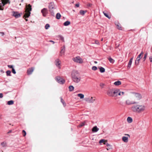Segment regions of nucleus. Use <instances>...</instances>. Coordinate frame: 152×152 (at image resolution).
<instances>
[{"mask_svg": "<svg viewBox=\"0 0 152 152\" xmlns=\"http://www.w3.org/2000/svg\"><path fill=\"white\" fill-rule=\"evenodd\" d=\"M145 108V106L144 104H139L132 106L131 110L134 112L139 113L144 111Z\"/></svg>", "mask_w": 152, "mask_h": 152, "instance_id": "nucleus-1", "label": "nucleus"}, {"mask_svg": "<svg viewBox=\"0 0 152 152\" xmlns=\"http://www.w3.org/2000/svg\"><path fill=\"white\" fill-rule=\"evenodd\" d=\"M25 13L24 15L23 18H25L26 21H28V19L26 18L29 17L31 14V12L32 10L31 5L29 4L26 5L25 8Z\"/></svg>", "mask_w": 152, "mask_h": 152, "instance_id": "nucleus-2", "label": "nucleus"}, {"mask_svg": "<svg viewBox=\"0 0 152 152\" xmlns=\"http://www.w3.org/2000/svg\"><path fill=\"white\" fill-rule=\"evenodd\" d=\"M49 8L50 9L49 11L51 14L53 16H54L55 14L54 10L56 9V7L53 2H51L49 4Z\"/></svg>", "mask_w": 152, "mask_h": 152, "instance_id": "nucleus-3", "label": "nucleus"}, {"mask_svg": "<svg viewBox=\"0 0 152 152\" xmlns=\"http://www.w3.org/2000/svg\"><path fill=\"white\" fill-rule=\"evenodd\" d=\"M96 98L95 97H86L84 99V100L86 102L90 103H94L95 101Z\"/></svg>", "mask_w": 152, "mask_h": 152, "instance_id": "nucleus-4", "label": "nucleus"}, {"mask_svg": "<svg viewBox=\"0 0 152 152\" xmlns=\"http://www.w3.org/2000/svg\"><path fill=\"white\" fill-rule=\"evenodd\" d=\"M72 60L74 62L77 63L81 64L83 63V59L79 56L73 58Z\"/></svg>", "mask_w": 152, "mask_h": 152, "instance_id": "nucleus-5", "label": "nucleus"}, {"mask_svg": "<svg viewBox=\"0 0 152 152\" xmlns=\"http://www.w3.org/2000/svg\"><path fill=\"white\" fill-rule=\"evenodd\" d=\"M55 79L60 84H64L65 82V80L60 76H58L56 77Z\"/></svg>", "mask_w": 152, "mask_h": 152, "instance_id": "nucleus-6", "label": "nucleus"}, {"mask_svg": "<svg viewBox=\"0 0 152 152\" xmlns=\"http://www.w3.org/2000/svg\"><path fill=\"white\" fill-rule=\"evenodd\" d=\"M7 3H10L9 0H1V3H0V10H3L4 6Z\"/></svg>", "mask_w": 152, "mask_h": 152, "instance_id": "nucleus-7", "label": "nucleus"}, {"mask_svg": "<svg viewBox=\"0 0 152 152\" xmlns=\"http://www.w3.org/2000/svg\"><path fill=\"white\" fill-rule=\"evenodd\" d=\"M125 136L122 137V140L125 143H127L129 141V138L130 137V135L128 134H125Z\"/></svg>", "mask_w": 152, "mask_h": 152, "instance_id": "nucleus-8", "label": "nucleus"}, {"mask_svg": "<svg viewBox=\"0 0 152 152\" xmlns=\"http://www.w3.org/2000/svg\"><path fill=\"white\" fill-rule=\"evenodd\" d=\"M133 95L134 99V101L140 100L142 98L141 95L138 93H133Z\"/></svg>", "mask_w": 152, "mask_h": 152, "instance_id": "nucleus-9", "label": "nucleus"}, {"mask_svg": "<svg viewBox=\"0 0 152 152\" xmlns=\"http://www.w3.org/2000/svg\"><path fill=\"white\" fill-rule=\"evenodd\" d=\"M114 89H109L107 92V94L109 96L114 97Z\"/></svg>", "mask_w": 152, "mask_h": 152, "instance_id": "nucleus-10", "label": "nucleus"}, {"mask_svg": "<svg viewBox=\"0 0 152 152\" xmlns=\"http://www.w3.org/2000/svg\"><path fill=\"white\" fill-rule=\"evenodd\" d=\"M72 78V79L75 77L79 75L78 72L76 70H74L72 71L71 74Z\"/></svg>", "mask_w": 152, "mask_h": 152, "instance_id": "nucleus-11", "label": "nucleus"}, {"mask_svg": "<svg viewBox=\"0 0 152 152\" xmlns=\"http://www.w3.org/2000/svg\"><path fill=\"white\" fill-rule=\"evenodd\" d=\"M55 63L57 68L58 69H61V61L59 59H56L55 61Z\"/></svg>", "mask_w": 152, "mask_h": 152, "instance_id": "nucleus-12", "label": "nucleus"}, {"mask_svg": "<svg viewBox=\"0 0 152 152\" xmlns=\"http://www.w3.org/2000/svg\"><path fill=\"white\" fill-rule=\"evenodd\" d=\"M72 80L74 82L76 83H78L81 81V77L79 75L72 79Z\"/></svg>", "mask_w": 152, "mask_h": 152, "instance_id": "nucleus-13", "label": "nucleus"}, {"mask_svg": "<svg viewBox=\"0 0 152 152\" xmlns=\"http://www.w3.org/2000/svg\"><path fill=\"white\" fill-rule=\"evenodd\" d=\"M137 103L136 101H132L130 99H127L125 101V104L127 105H130L133 104H135Z\"/></svg>", "mask_w": 152, "mask_h": 152, "instance_id": "nucleus-14", "label": "nucleus"}, {"mask_svg": "<svg viewBox=\"0 0 152 152\" xmlns=\"http://www.w3.org/2000/svg\"><path fill=\"white\" fill-rule=\"evenodd\" d=\"M12 16L15 17L16 18H18L20 17L21 15L18 12L13 11L12 12Z\"/></svg>", "mask_w": 152, "mask_h": 152, "instance_id": "nucleus-15", "label": "nucleus"}, {"mask_svg": "<svg viewBox=\"0 0 152 152\" xmlns=\"http://www.w3.org/2000/svg\"><path fill=\"white\" fill-rule=\"evenodd\" d=\"M143 54V52H142L141 53L137 56L136 60L137 61V64H139L141 58L142 57V55Z\"/></svg>", "mask_w": 152, "mask_h": 152, "instance_id": "nucleus-16", "label": "nucleus"}, {"mask_svg": "<svg viewBox=\"0 0 152 152\" xmlns=\"http://www.w3.org/2000/svg\"><path fill=\"white\" fill-rule=\"evenodd\" d=\"M41 12L43 16L45 17L47 16V10L46 8H44L42 10Z\"/></svg>", "mask_w": 152, "mask_h": 152, "instance_id": "nucleus-17", "label": "nucleus"}, {"mask_svg": "<svg viewBox=\"0 0 152 152\" xmlns=\"http://www.w3.org/2000/svg\"><path fill=\"white\" fill-rule=\"evenodd\" d=\"M34 69V68L33 67H31L29 68L27 70V74L28 75H31L32 74Z\"/></svg>", "mask_w": 152, "mask_h": 152, "instance_id": "nucleus-18", "label": "nucleus"}, {"mask_svg": "<svg viewBox=\"0 0 152 152\" xmlns=\"http://www.w3.org/2000/svg\"><path fill=\"white\" fill-rule=\"evenodd\" d=\"M65 47L64 46H63V47L62 48V49L60 52V55L61 56H62L63 55H64V54L65 53Z\"/></svg>", "mask_w": 152, "mask_h": 152, "instance_id": "nucleus-19", "label": "nucleus"}, {"mask_svg": "<svg viewBox=\"0 0 152 152\" xmlns=\"http://www.w3.org/2000/svg\"><path fill=\"white\" fill-rule=\"evenodd\" d=\"M120 89H114V96L116 97L118 96V93Z\"/></svg>", "mask_w": 152, "mask_h": 152, "instance_id": "nucleus-20", "label": "nucleus"}, {"mask_svg": "<svg viewBox=\"0 0 152 152\" xmlns=\"http://www.w3.org/2000/svg\"><path fill=\"white\" fill-rule=\"evenodd\" d=\"M107 142V140L105 139H101L99 141V143L101 145H102V143L104 145V143H106Z\"/></svg>", "mask_w": 152, "mask_h": 152, "instance_id": "nucleus-21", "label": "nucleus"}, {"mask_svg": "<svg viewBox=\"0 0 152 152\" xmlns=\"http://www.w3.org/2000/svg\"><path fill=\"white\" fill-rule=\"evenodd\" d=\"M99 129L96 126H94L92 129V131L93 132H96L98 131Z\"/></svg>", "mask_w": 152, "mask_h": 152, "instance_id": "nucleus-22", "label": "nucleus"}, {"mask_svg": "<svg viewBox=\"0 0 152 152\" xmlns=\"http://www.w3.org/2000/svg\"><path fill=\"white\" fill-rule=\"evenodd\" d=\"M133 59V58H132L130 59V60H129V62L128 63V65L127 66V67L129 69L131 66V65L132 64Z\"/></svg>", "mask_w": 152, "mask_h": 152, "instance_id": "nucleus-23", "label": "nucleus"}, {"mask_svg": "<svg viewBox=\"0 0 152 152\" xmlns=\"http://www.w3.org/2000/svg\"><path fill=\"white\" fill-rule=\"evenodd\" d=\"M125 94V92L124 91H122L120 89L118 93V96H123Z\"/></svg>", "mask_w": 152, "mask_h": 152, "instance_id": "nucleus-24", "label": "nucleus"}, {"mask_svg": "<svg viewBox=\"0 0 152 152\" xmlns=\"http://www.w3.org/2000/svg\"><path fill=\"white\" fill-rule=\"evenodd\" d=\"M127 121L128 123H130L132 122L133 120L131 117H129L127 118Z\"/></svg>", "mask_w": 152, "mask_h": 152, "instance_id": "nucleus-25", "label": "nucleus"}, {"mask_svg": "<svg viewBox=\"0 0 152 152\" xmlns=\"http://www.w3.org/2000/svg\"><path fill=\"white\" fill-rule=\"evenodd\" d=\"M121 82L120 81H118L115 82L114 84L116 86H118L121 84Z\"/></svg>", "mask_w": 152, "mask_h": 152, "instance_id": "nucleus-26", "label": "nucleus"}, {"mask_svg": "<svg viewBox=\"0 0 152 152\" xmlns=\"http://www.w3.org/2000/svg\"><path fill=\"white\" fill-rule=\"evenodd\" d=\"M99 69L101 73H103L105 72V69L102 67H99Z\"/></svg>", "mask_w": 152, "mask_h": 152, "instance_id": "nucleus-27", "label": "nucleus"}, {"mask_svg": "<svg viewBox=\"0 0 152 152\" xmlns=\"http://www.w3.org/2000/svg\"><path fill=\"white\" fill-rule=\"evenodd\" d=\"M57 37L59 39H60L62 41H64V38L62 35H58L57 36Z\"/></svg>", "mask_w": 152, "mask_h": 152, "instance_id": "nucleus-28", "label": "nucleus"}, {"mask_svg": "<svg viewBox=\"0 0 152 152\" xmlns=\"http://www.w3.org/2000/svg\"><path fill=\"white\" fill-rule=\"evenodd\" d=\"M77 96L78 97H79L80 99H82L84 98V95L82 94H78Z\"/></svg>", "mask_w": 152, "mask_h": 152, "instance_id": "nucleus-29", "label": "nucleus"}, {"mask_svg": "<svg viewBox=\"0 0 152 152\" xmlns=\"http://www.w3.org/2000/svg\"><path fill=\"white\" fill-rule=\"evenodd\" d=\"M70 24V22L69 21H67L65 22L63 24L65 26H68Z\"/></svg>", "mask_w": 152, "mask_h": 152, "instance_id": "nucleus-30", "label": "nucleus"}, {"mask_svg": "<svg viewBox=\"0 0 152 152\" xmlns=\"http://www.w3.org/2000/svg\"><path fill=\"white\" fill-rule=\"evenodd\" d=\"M61 17V15L60 13H57L56 15V18L58 19H59Z\"/></svg>", "mask_w": 152, "mask_h": 152, "instance_id": "nucleus-31", "label": "nucleus"}, {"mask_svg": "<svg viewBox=\"0 0 152 152\" xmlns=\"http://www.w3.org/2000/svg\"><path fill=\"white\" fill-rule=\"evenodd\" d=\"M87 11L86 10L84 11L82 10H81L80 11V14L82 15H84L85 13Z\"/></svg>", "mask_w": 152, "mask_h": 152, "instance_id": "nucleus-32", "label": "nucleus"}, {"mask_svg": "<svg viewBox=\"0 0 152 152\" xmlns=\"http://www.w3.org/2000/svg\"><path fill=\"white\" fill-rule=\"evenodd\" d=\"M60 99H61V102L62 103L64 106L65 107L66 105V104L65 103V102L63 100V99L62 98V97H61Z\"/></svg>", "mask_w": 152, "mask_h": 152, "instance_id": "nucleus-33", "label": "nucleus"}, {"mask_svg": "<svg viewBox=\"0 0 152 152\" xmlns=\"http://www.w3.org/2000/svg\"><path fill=\"white\" fill-rule=\"evenodd\" d=\"M74 88L72 86H70L69 87V91H72L74 90Z\"/></svg>", "mask_w": 152, "mask_h": 152, "instance_id": "nucleus-34", "label": "nucleus"}, {"mask_svg": "<svg viewBox=\"0 0 152 152\" xmlns=\"http://www.w3.org/2000/svg\"><path fill=\"white\" fill-rule=\"evenodd\" d=\"M14 104V101L13 100H10L7 102V104L8 105H12Z\"/></svg>", "mask_w": 152, "mask_h": 152, "instance_id": "nucleus-35", "label": "nucleus"}, {"mask_svg": "<svg viewBox=\"0 0 152 152\" xmlns=\"http://www.w3.org/2000/svg\"><path fill=\"white\" fill-rule=\"evenodd\" d=\"M85 122H84L81 123L78 126V127H82L85 125Z\"/></svg>", "mask_w": 152, "mask_h": 152, "instance_id": "nucleus-36", "label": "nucleus"}, {"mask_svg": "<svg viewBox=\"0 0 152 152\" xmlns=\"http://www.w3.org/2000/svg\"><path fill=\"white\" fill-rule=\"evenodd\" d=\"M6 74H7V76H11V72L10 71V70H8L7 71H6Z\"/></svg>", "mask_w": 152, "mask_h": 152, "instance_id": "nucleus-37", "label": "nucleus"}, {"mask_svg": "<svg viewBox=\"0 0 152 152\" xmlns=\"http://www.w3.org/2000/svg\"><path fill=\"white\" fill-rule=\"evenodd\" d=\"M104 145H106V146H107L108 148H109V149H111V146L110 144H108L107 142L106 143H104Z\"/></svg>", "mask_w": 152, "mask_h": 152, "instance_id": "nucleus-38", "label": "nucleus"}, {"mask_svg": "<svg viewBox=\"0 0 152 152\" xmlns=\"http://www.w3.org/2000/svg\"><path fill=\"white\" fill-rule=\"evenodd\" d=\"M108 59L111 63H113L114 62V60L111 58H109Z\"/></svg>", "mask_w": 152, "mask_h": 152, "instance_id": "nucleus-39", "label": "nucleus"}, {"mask_svg": "<svg viewBox=\"0 0 152 152\" xmlns=\"http://www.w3.org/2000/svg\"><path fill=\"white\" fill-rule=\"evenodd\" d=\"M1 145L3 147H4L6 146V143L5 142H2L1 143Z\"/></svg>", "mask_w": 152, "mask_h": 152, "instance_id": "nucleus-40", "label": "nucleus"}, {"mask_svg": "<svg viewBox=\"0 0 152 152\" xmlns=\"http://www.w3.org/2000/svg\"><path fill=\"white\" fill-rule=\"evenodd\" d=\"M92 69L93 70L95 71L97 69V68L96 66H93L92 67Z\"/></svg>", "mask_w": 152, "mask_h": 152, "instance_id": "nucleus-41", "label": "nucleus"}, {"mask_svg": "<svg viewBox=\"0 0 152 152\" xmlns=\"http://www.w3.org/2000/svg\"><path fill=\"white\" fill-rule=\"evenodd\" d=\"M94 43L98 45H99V41L97 40H95Z\"/></svg>", "mask_w": 152, "mask_h": 152, "instance_id": "nucleus-42", "label": "nucleus"}, {"mask_svg": "<svg viewBox=\"0 0 152 152\" xmlns=\"http://www.w3.org/2000/svg\"><path fill=\"white\" fill-rule=\"evenodd\" d=\"M147 56V53H146L145 54L144 57V58H143V61H145V59H146V58Z\"/></svg>", "mask_w": 152, "mask_h": 152, "instance_id": "nucleus-43", "label": "nucleus"}, {"mask_svg": "<svg viewBox=\"0 0 152 152\" xmlns=\"http://www.w3.org/2000/svg\"><path fill=\"white\" fill-rule=\"evenodd\" d=\"M103 13L106 17L108 18L109 19L110 18V17L107 14L104 13V12H103Z\"/></svg>", "mask_w": 152, "mask_h": 152, "instance_id": "nucleus-44", "label": "nucleus"}, {"mask_svg": "<svg viewBox=\"0 0 152 152\" xmlns=\"http://www.w3.org/2000/svg\"><path fill=\"white\" fill-rule=\"evenodd\" d=\"M104 85L105 84L102 83H100V86L102 88H103Z\"/></svg>", "mask_w": 152, "mask_h": 152, "instance_id": "nucleus-45", "label": "nucleus"}, {"mask_svg": "<svg viewBox=\"0 0 152 152\" xmlns=\"http://www.w3.org/2000/svg\"><path fill=\"white\" fill-rule=\"evenodd\" d=\"M22 132L23 134V136H25L26 135V131L24 130H23L22 131Z\"/></svg>", "mask_w": 152, "mask_h": 152, "instance_id": "nucleus-46", "label": "nucleus"}, {"mask_svg": "<svg viewBox=\"0 0 152 152\" xmlns=\"http://www.w3.org/2000/svg\"><path fill=\"white\" fill-rule=\"evenodd\" d=\"M12 73L14 74H15L16 73V72L15 69L13 68H12Z\"/></svg>", "mask_w": 152, "mask_h": 152, "instance_id": "nucleus-47", "label": "nucleus"}, {"mask_svg": "<svg viewBox=\"0 0 152 152\" xmlns=\"http://www.w3.org/2000/svg\"><path fill=\"white\" fill-rule=\"evenodd\" d=\"M7 66L10 68H12H12H13V66L12 65H8Z\"/></svg>", "mask_w": 152, "mask_h": 152, "instance_id": "nucleus-48", "label": "nucleus"}, {"mask_svg": "<svg viewBox=\"0 0 152 152\" xmlns=\"http://www.w3.org/2000/svg\"><path fill=\"white\" fill-rule=\"evenodd\" d=\"M117 26H118L117 28H118V29H120V30H121V26H120V25H118H118H117Z\"/></svg>", "mask_w": 152, "mask_h": 152, "instance_id": "nucleus-49", "label": "nucleus"}, {"mask_svg": "<svg viewBox=\"0 0 152 152\" xmlns=\"http://www.w3.org/2000/svg\"><path fill=\"white\" fill-rule=\"evenodd\" d=\"M0 34H1L2 36H3L4 35V33L3 32H0Z\"/></svg>", "mask_w": 152, "mask_h": 152, "instance_id": "nucleus-50", "label": "nucleus"}, {"mask_svg": "<svg viewBox=\"0 0 152 152\" xmlns=\"http://www.w3.org/2000/svg\"><path fill=\"white\" fill-rule=\"evenodd\" d=\"M149 60L151 62H152V56H150L149 57Z\"/></svg>", "mask_w": 152, "mask_h": 152, "instance_id": "nucleus-51", "label": "nucleus"}, {"mask_svg": "<svg viewBox=\"0 0 152 152\" xmlns=\"http://www.w3.org/2000/svg\"><path fill=\"white\" fill-rule=\"evenodd\" d=\"M3 97V94L2 93H0V98H2Z\"/></svg>", "mask_w": 152, "mask_h": 152, "instance_id": "nucleus-52", "label": "nucleus"}, {"mask_svg": "<svg viewBox=\"0 0 152 152\" xmlns=\"http://www.w3.org/2000/svg\"><path fill=\"white\" fill-rule=\"evenodd\" d=\"M75 6L77 7H79V3H78L77 4H76Z\"/></svg>", "mask_w": 152, "mask_h": 152, "instance_id": "nucleus-53", "label": "nucleus"}, {"mask_svg": "<svg viewBox=\"0 0 152 152\" xmlns=\"http://www.w3.org/2000/svg\"><path fill=\"white\" fill-rule=\"evenodd\" d=\"M49 42H52L53 44H54L55 43V42L54 41L52 40L49 41Z\"/></svg>", "mask_w": 152, "mask_h": 152, "instance_id": "nucleus-54", "label": "nucleus"}, {"mask_svg": "<svg viewBox=\"0 0 152 152\" xmlns=\"http://www.w3.org/2000/svg\"><path fill=\"white\" fill-rule=\"evenodd\" d=\"M45 28L46 29H48V24H46L45 26Z\"/></svg>", "mask_w": 152, "mask_h": 152, "instance_id": "nucleus-55", "label": "nucleus"}, {"mask_svg": "<svg viewBox=\"0 0 152 152\" xmlns=\"http://www.w3.org/2000/svg\"><path fill=\"white\" fill-rule=\"evenodd\" d=\"M135 64L137 65L138 64H137V61L136 60L135 61Z\"/></svg>", "mask_w": 152, "mask_h": 152, "instance_id": "nucleus-56", "label": "nucleus"}, {"mask_svg": "<svg viewBox=\"0 0 152 152\" xmlns=\"http://www.w3.org/2000/svg\"><path fill=\"white\" fill-rule=\"evenodd\" d=\"M92 5V4H88V6H89V7H91Z\"/></svg>", "mask_w": 152, "mask_h": 152, "instance_id": "nucleus-57", "label": "nucleus"}, {"mask_svg": "<svg viewBox=\"0 0 152 152\" xmlns=\"http://www.w3.org/2000/svg\"><path fill=\"white\" fill-rule=\"evenodd\" d=\"M119 45H118V46H116L115 47V48H117L119 46Z\"/></svg>", "mask_w": 152, "mask_h": 152, "instance_id": "nucleus-58", "label": "nucleus"}, {"mask_svg": "<svg viewBox=\"0 0 152 152\" xmlns=\"http://www.w3.org/2000/svg\"><path fill=\"white\" fill-rule=\"evenodd\" d=\"M12 132V131L11 130H10L9 132H8V133H11V132Z\"/></svg>", "mask_w": 152, "mask_h": 152, "instance_id": "nucleus-59", "label": "nucleus"}, {"mask_svg": "<svg viewBox=\"0 0 152 152\" xmlns=\"http://www.w3.org/2000/svg\"><path fill=\"white\" fill-rule=\"evenodd\" d=\"M94 62L95 64H97V62L96 61H94Z\"/></svg>", "mask_w": 152, "mask_h": 152, "instance_id": "nucleus-60", "label": "nucleus"}, {"mask_svg": "<svg viewBox=\"0 0 152 152\" xmlns=\"http://www.w3.org/2000/svg\"><path fill=\"white\" fill-rule=\"evenodd\" d=\"M113 49V48H112V47H110V50H111V49Z\"/></svg>", "mask_w": 152, "mask_h": 152, "instance_id": "nucleus-61", "label": "nucleus"}, {"mask_svg": "<svg viewBox=\"0 0 152 152\" xmlns=\"http://www.w3.org/2000/svg\"><path fill=\"white\" fill-rule=\"evenodd\" d=\"M1 72H2L3 73H4V71L3 70H1Z\"/></svg>", "mask_w": 152, "mask_h": 152, "instance_id": "nucleus-62", "label": "nucleus"}, {"mask_svg": "<svg viewBox=\"0 0 152 152\" xmlns=\"http://www.w3.org/2000/svg\"><path fill=\"white\" fill-rule=\"evenodd\" d=\"M107 149V150H109V148H107V149Z\"/></svg>", "mask_w": 152, "mask_h": 152, "instance_id": "nucleus-63", "label": "nucleus"}, {"mask_svg": "<svg viewBox=\"0 0 152 152\" xmlns=\"http://www.w3.org/2000/svg\"><path fill=\"white\" fill-rule=\"evenodd\" d=\"M103 38H102V39H101V40L102 41H103Z\"/></svg>", "mask_w": 152, "mask_h": 152, "instance_id": "nucleus-64", "label": "nucleus"}]
</instances>
